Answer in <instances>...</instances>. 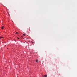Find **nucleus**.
Returning <instances> with one entry per match:
<instances>
[{
    "mask_svg": "<svg viewBox=\"0 0 77 77\" xmlns=\"http://www.w3.org/2000/svg\"><path fill=\"white\" fill-rule=\"evenodd\" d=\"M47 75H43V77H47Z\"/></svg>",
    "mask_w": 77,
    "mask_h": 77,
    "instance_id": "nucleus-1",
    "label": "nucleus"
},
{
    "mask_svg": "<svg viewBox=\"0 0 77 77\" xmlns=\"http://www.w3.org/2000/svg\"><path fill=\"white\" fill-rule=\"evenodd\" d=\"M4 26H2L1 27V28L2 29H4Z\"/></svg>",
    "mask_w": 77,
    "mask_h": 77,
    "instance_id": "nucleus-2",
    "label": "nucleus"
},
{
    "mask_svg": "<svg viewBox=\"0 0 77 77\" xmlns=\"http://www.w3.org/2000/svg\"><path fill=\"white\" fill-rule=\"evenodd\" d=\"M16 33L17 34V35H18V32H16Z\"/></svg>",
    "mask_w": 77,
    "mask_h": 77,
    "instance_id": "nucleus-3",
    "label": "nucleus"
},
{
    "mask_svg": "<svg viewBox=\"0 0 77 77\" xmlns=\"http://www.w3.org/2000/svg\"><path fill=\"white\" fill-rule=\"evenodd\" d=\"M23 35L24 36H26V34H23Z\"/></svg>",
    "mask_w": 77,
    "mask_h": 77,
    "instance_id": "nucleus-4",
    "label": "nucleus"
},
{
    "mask_svg": "<svg viewBox=\"0 0 77 77\" xmlns=\"http://www.w3.org/2000/svg\"><path fill=\"white\" fill-rule=\"evenodd\" d=\"M1 38H4V37H1Z\"/></svg>",
    "mask_w": 77,
    "mask_h": 77,
    "instance_id": "nucleus-5",
    "label": "nucleus"
},
{
    "mask_svg": "<svg viewBox=\"0 0 77 77\" xmlns=\"http://www.w3.org/2000/svg\"><path fill=\"white\" fill-rule=\"evenodd\" d=\"M38 60H36V62L38 63Z\"/></svg>",
    "mask_w": 77,
    "mask_h": 77,
    "instance_id": "nucleus-6",
    "label": "nucleus"
},
{
    "mask_svg": "<svg viewBox=\"0 0 77 77\" xmlns=\"http://www.w3.org/2000/svg\"><path fill=\"white\" fill-rule=\"evenodd\" d=\"M18 38V39H20V38Z\"/></svg>",
    "mask_w": 77,
    "mask_h": 77,
    "instance_id": "nucleus-7",
    "label": "nucleus"
}]
</instances>
